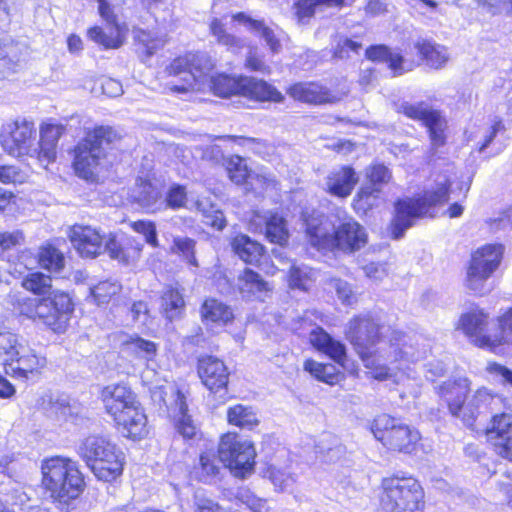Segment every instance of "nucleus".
I'll return each instance as SVG.
<instances>
[{
	"mask_svg": "<svg viewBox=\"0 0 512 512\" xmlns=\"http://www.w3.org/2000/svg\"><path fill=\"white\" fill-rule=\"evenodd\" d=\"M366 57L372 61L385 62L395 76L412 70L413 63L385 45H373L366 49Z\"/></svg>",
	"mask_w": 512,
	"mask_h": 512,
	"instance_id": "obj_25",
	"label": "nucleus"
},
{
	"mask_svg": "<svg viewBox=\"0 0 512 512\" xmlns=\"http://www.w3.org/2000/svg\"><path fill=\"white\" fill-rule=\"evenodd\" d=\"M449 187V179L440 176L435 182V187L426 190L422 196L398 200L389 226L392 238L401 239L406 230L414 225L416 219L426 216L432 207L446 203L449 199Z\"/></svg>",
	"mask_w": 512,
	"mask_h": 512,
	"instance_id": "obj_6",
	"label": "nucleus"
},
{
	"mask_svg": "<svg viewBox=\"0 0 512 512\" xmlns=\"http://www.w3.org/2000/svg\"><path fill=\"white\" fill-rule=\"evenodd\" d=\"M122 289L117 280H104L90 288L91 295L98 305L109 303Z\"/></svg>",
	"mask_w": 512,
	"mask_h": 512,
	"instance_id": "obj_47",
	"label": "nucleus"
},
{
	"mask_svg": "<svg viewBox=\"0 0 512 512\" xmlns=\"http://www.w3.org/2000/svg\"><path fill=\"white\" fill-rule=\"evenodd\" d=\"M228 422L241 429L252 430L259 424L256 412L252 407L242 404L230 407L227 411Z\"/></svg>",
	"mask_w": 512,
	"mask_h": 512,
	"instance_id": "obj_40",
	"label": "nucleus"
},
{
	"mask_svg": "<svg viewBox=\"0 0 512 512\" xmlns=\"http://www.w3.org/2000/svg\"><path fill=\"white\" fill-rule=\"evenodd\" d=\"M303 220L310 244L318 250L326 249L330 232L325 216L319 211H313L311 214L304 212Z\"/></svg>",
	"mask_w": 512,
	"mask_h": 512,
	"instance_id": "obj_28",
	"label": "nucleus"
},
{
	"mask_svg": "<svg viewBox=\"0 0 512 512\" xmlns=\"http://www.w3.org/2000/svg\"><path fill=\"white\" fill-rule=\"evenodd\" d=\"M338 298L345 305H351L356 301V296L351 285L341 279L334 280L333 284Z\"/></svg>",
	"mask_w": 512,
	"mask_h": 512,
	"instance_id": "obj_58",
	"label": "nucleus"
},
{
	"mask_svg": "<svg viewBox=\"0 0 512 512\" xmlns=\"http://www.w3.org/2000/svg\"><path fill=\"white\" fill-rule=\"evenodd\" d=\"M497 329L494 333V342H498V345L508 342L512 336V307L497 321Z\"/></svg>",
	"mask_w": 512,
	"mask_h": 512,
	"instance_id": "obj_50",
	"label": "nucleus"
},
{
	"mask_svg": "<svg viewBox=\"0 0 512 512\" xmlns=\"http://www.w3.org/2000/svg\"><path fill=\"white\" fill-rule=\"evenodd\" d=\"M0 143L4 151L14 157L36 156V129L32 121L18 118L2 126Z\"/></svg>",
	"mask_w": 512,
	"mask_h": 512,
	"instance_id": "obj_15",
	"label": "nucleus"
},
{
	"mask_svg": "<svg viewBox=\"0 0 512 512\" xmlns=\"http://www.w3.org/2000/svg\"><path fill=\"white\" fill-rule=\"evenodd\" d=\"M228 176L232 182L236 184H242L246 182L248 178V171L245 166L241 164V160L238 158L237 163H231L227 168Z\"/></svg>",
	"mask_w": 512,
	"mask_h": 512,
	"instance_id": "obj_62",
	"label": "nucleus"
},
{
	"mask_svg": "<svg viewBox=\"0 0 512 512\" xmlns=\"http://www.w3.org/2000/svg\"><path fill=\"white\" fill-rule=\"evenodd\" d=\"M194 512H219V506L198 491L194 495Z\"/></svg>",
	"mask_w": 512,
	"mask_h": 512,
	"instance_id": "obj_61",
	"label": "nucleus"
},
{
	"mask_svg": "<svg viewBox=\"0 0 512 512\" xmlns=\"http://www.w3.org/2000/svg\"><path fill=\"white\" fill-rule=\"evenodd\" d=\"M129 348L139 357L151 360L156 355V344L142 338L133 339L129 344Z\"/></svg>",
	"mask_w": 512,
	"mask_h": 512,
	"instance_id": "obj_54",
	"label": "nucleus"
},
{
	"mask_svg": "<svg viewBox=\"0 0 512 512\" xmlns=\"http://www.w3.org/2000/svg\"><path fill=\"white\" fill-rule=\"evenodd\" d=\"M203 320L217 325H226L234 318L232 309L217 299H207L201 306Z\"/></svg>",
	"mask_w": 512,
	"mask_h": 512,
	"instance_id": "obj_34",
	"label": "nucleus"
},
{
	"mask_svg": "<svg viewBox=\"0 0 512 512\" xmlns=\"http://www.w3.org/2000/svg\"><path fill=\"white\" fill-rule=\"evenodd\" d=\"M102 401L122 434L133 439L147 434V417L136 394L126 385H108L101 393Z\"/></svg>",
	"mask_w": 512,
	"mask_h": 512,
	"instance_id": "obj_4",
	"label": "nucleus"
},
{
	"mask_svg": "<svg viewBox=\"0 0 512 512\" xmlns=\"http://www.w3.org/2000/svg\"><path fill=\"white\" fill-rule=\"evenodd\" d=\"M310 341L313 346L327 354L336 363L341 364L345 360V345L332 338L322 328H317L311 332Z\"/></svg>",
	"mask_w": 512,
	"mask_h": 512,
	"instance_id": "obj_32",
	"label": "nucleus"
},
{
	"mask_svg": "<svg viewBox=\"0 0 512 512\" xmlns=\"http://www.w3.org/2000/svg\"><path fill=\"white\" fill-rule=\"evenodd\" d=\"M210 87L220 97L239 95L251 100L273 102H281L283 99L282 94L272 85L253 77L211 76Z\"/></svg>",
	"mask_w": 512,
	"mask_h": 512,
	"instance_id": "obj_11",
	"label": "nucleus"
},
{
	"mask_svg": "<svg viewBox=\"0 0 512 512\" xmlns=\"http://www.w3.org/2000/svg\"><path fill=\"white\" fill-rule=\"evenodd\" d=\"M69 238L73 247L85 258H95L107 252L110 258L124 264L136 261L143 244L133 237L109 234L107 237L96 228L75 224L70 228Z\"/></svg>",
	"mask_w": 512,
	"mask_h": 512,
	"instance_id": "obj_3",
	"label": "nucleus"
},
{
	"mask_svg": "<svg viewBox=\"0 0 512 512\" xmlns=\"http://www.w3.org/2000/svg\"><path fill=\"white\" fill-rule=\"evenodd\" d=\"M288 92L295 100L310 104H324L337 101V97L327 88L314 82L294 84L289 88Z\"/></svg>",
	"mask_w": 512,
	"mask_h": 512,
	"instance_id": "obj_23",
	"label": "nucleus"
},
{
	"mask_svg": "<svg viewBox=\"0 0 512 512\" xmlns=\"http://www.w3.org/2000/svg\"><path fill=\"white\" fill-rule=\"evenodd\" d=\"M132 196L134 201L148 212L159 211L164 206L160 190L149 181L137 180Z\"/></svg>",
	"mask_w": 512,
	"mask_h": 512,
	"instance_id": "obj_31",
	"label": "nucleus"
},
{
	"mask_svg": "<svg viewBox=\"0 0 512 512\" xmlns=\"http://www.w3.org/2000/svg\"><path fill=\"white\" fill-rule=\"evenodd\" d=\"M345 0H299L295 4L296 16L302 23L311 19L317 11L324 8H341Z\"/></svg>",
	"mask_w": 512,
	"mask_h": 512,
	"instance_id": "obj_39",
	"label": "nucleus"
},
{
	"mask_svg": "<svg viewBox=\"0 0 512 512\" xmlns=\"http://www.w3.org/2000/svg\"><path fill=\"white\" fill-rule=\"evenodd\" d=\"M358 178L351 167H340L332 170L326 178L327 191L336 197H348L356 185Z\"/></svg>",
	"mask_w": 512,
	"mask_h": 512,
	"instance_id": "obj_24",
	"label": "nucleus"
},
{
	"mask_svg": "<svg viewBox=\"0 0 512 512\" xmlns=\"http://www.w3.org/2000/svg\"><path fill=\"white\" fill-rule=\"evenodd\" d=\"M176 405L178 407L179 418L176 422V429L186 439H191L196 434V426L191 417L187 414V404L184 395L177 392Z\"/></svg>",
	"mask_w": 512,
	"mask_h": 512,
	"instance_id": "obj_46",
	"label": "nucleus"
},
{
	"mask_svg": "<svg viewBox=\"0 0 512 512\" xmlns=\"http://www.w3.org/2000/svg\"><path fill=\"white\" fill-rule=\"evenodd\" d=\"M398 111L413 120L421 121L427 127L432 150L445 144L446 122L438 110L432 109L424 102L415 104L403 102L399 105Z\"/></svg>",
	"mask_w": 512,
	"mask_h": 512,
	"instance_id": "obj_17",
	"label": "nucleus"
},
{
	"mask_svg": "<svg viewBox=\"0 0 512 512\" xmlns=\"http://www.w3.org/2000/svg\"><path fill=\"white\" fill-rule=\"evenodd\" d=\"M41 470L42 485L54 501L68 504L84 491V477L76 461L52 457L43 462Z\"/></svg>",
	"mask_w": 512,
	"mask_h": 512,
	"instance_id": "obj_5",
	"label": "nucleus"
},
{
	"mask_svg": "<svg viewBox=\"0 0 512 512\" xmlns=\"http://www.w3.org/2000/svg\"><path fill=\"white\" fill-rule=\"evenodd\" d=\"M381 190L371 182L360 188L356 195V205L359 209L367 210L376 205Z\"/></svg>",
	"mask_w": 512,
	"mask_h": 512,
	"instance_id": "obj_48",
	"label": "nucleus"
},
{
	"mask_svg": "<svg viewBox=\"0 0 512 512\" xmlns=\"http://www.w3.org/2000/svg\"><path fill=\"white\" fill-rule=\"evenodd\" d=\"M360 49L361 44L359 42L348 38H340L334 48V57L344 59L350 56V52L358 53Z\"/></svg>",
	"mask_w": 512,
	"mask_h": 512,
	"instance_id": "obj_57",
	"label": "nucleus"
},
{
	"mask_svg": "<svg viewBox=\"0 0 512 512\" xmlns=\"http://www.w3.org/2000/svg\"><path fill=\"white\" fill-rule=\"evenodd\" d=\"M346 338L369 369H379L375 377L386 379V363H394L404 358L400 347L402 333L380 325L370 315H360L349 321Z\"/></svg>",
	"mask_w": 512,
	"mask_h": 512,
	"instance_id": "obj_1",
	"label": "nucleus"
},
{
	"mask_svg": "<svg viewBox=\"0 0 512 512\" xmlns=\"http://www.w3.org/2000/svg\"><path fill=\"white\" fill-rule=\"evenodd\" d=\"M488 325V315L483 310H473L460 319L461 329L476 346L495 350L499 345L494 342V333H489Z\"/></svg>",
	"mask_w": 512,
	"mask_h": 512,
	"instance_id": "obj_20",
	"label": "nucleus"
},
{
	"mask_svg": "<svg viewBox=\"0 0 512 512\" xmlns=\"http://www.w3.org/2000/svg\"><path fill=\"white\" fill-rule=\"evenodd\" d=\"M308 272L306 267L296 266L292 264L289 270L290 285L294 288L306 289V280Z\"/></svg>",
	"mask_w": 512,
	"mask_h": 512,
	"instance_id": "obj_59",
	"label": "nucleus"
},
{
	"mask_svg": "<svg viewBox=\"0 0 512 512\" xmlns=\"http://www.w3.org/2000/svg\"><path fill=\"white\" fill-rule=\"evenodd\" d=\"M22 286L42 298L29 299L21 312L38 320L55 333H63L74 311V303L68 293L52 289V279L41 272L29 273Z\"/></svg>",
	"mask_w": 512,
	"mask_h": 512,
	"instance_id": "obj_2",
	"label": "nucleus"
},
{
	"mask_svg": "<svg viewBox=\"0 0 512 512\" xmlns=\"http://www.w3.org/2000/svg\"><path fill=\"white\" fill-rule=\"evenodd\" d=\"M255 230L264 233L272 243L284 245L289 238L286 219L278 212L267 211L263 214L256 212L251 219Z\"/></svg>",
	"mask_w": 512,
	"mask_h": 512,
	"instance_id": "obj_21",
	"label": "nucleus"
},
{
	"mask_svg": "<svg viewBox=\"0 0 512 512\" xmlns=\"http://www.w3.org/2000/svg\"><path fill=\"white\" fill-rule=\"evenodd\" d=\"M198 375L204 386L214 394L224 398L227 393L229 371L225 363L211 355H206L198 360Z\"/></svg>",
	"mask_w": 512,
	"mask_h": 512,
	"instance_id": "obj_19",
	"label": "nucleus"
},
{
	"mask_svg": "<svg viewBox=\"0 0 512 512\" xmlns=\"http://www.w3.org/2000/svg\"><path fill=\"white\" fill-rule=\"evenodd\" d=\"M117 133L110 126H97L88 131L74 148L73 167L82 179L94 182L98 176L100 160L104 156L103 143H111Z\"/></svg>",
	"mask_w": 512,
	"mask_h": 512,
	"instance_id": "obj_10",
	"label": "nucleus"
},
{
	"mask_svg": "<svg viewBox=\"0 0 512 512\" xmlns=\"http://www.w3.org/2000/svg\"><path fill=\"white\" fill-rule=\"evenodd\" d=\"M487 370L490 374L494 375L498 382L503 385L512 386V370L498 363H491L488 365Z\"/></svg>",
	"mask_w": 512,
	"mask_h": 512,
	"instance_id": "obj_60",
	"label": "nucleus"
},
{
	"mask_svg": "<svg viewBox=\"0 0 512 512\" xmlns=\"http://www.w3.org/2000/svg\"><path fill=\"white\" fill-rule=\"evenodd\" d=\"M87 37L103 49H117L122 46L123 39L119 26H110L106 29L94 26L88 29Z\"/></svg>",
	"mask_w": 512,
	"mask_h": 512,
	"instance_id": "obj_37",
	"label": "nucleus"
},
{
	"mask_svg": "<svg viewBox=\"0 0 512 512\" xmlns=\"http://www.w3.org/2000/svg\"><path fill=\"white\" fill-rule=\"evenodd\" d=\"M234 19L239 22H243L249 26L250 29L259 33L260 37L263 38L266 44L269 46L272 52L277 53L281 49V44L276 38L273 30L266 27L263 22L253 20L246 16L244 13H238L234 16Z\"/></svg>",
	"mask_w": 512,
	"mask_h": 512,
	"instance_id": "obj_42",
	"label": "nucleus"
},
{
	"mask_svg": "<svg viewBox=\"0 0 512 512\" xmlns=\"http://www.w3.org/2000/svg\"><path fill=\"white\" fill-rule=\"evenodd\" d=\"M236 286L241 296L247 300H261L270 290L262 276L249 268L238 275Z\"/></svg>",
	"mask_w": 512,
	"mask_h": 512,
	"instance_id": "obj_27",
	"label": "nucleus"
},
{
	"mask_svg": "<svg viewBox=\"0 0 512 512\" xmlns=\"http://www.w3.org/2000/svg\"><path fill=\"white\" fill-rule=\"evenodd\" d=\"M503 251L502 245L489 244L472 254L465 280L467 289L476 295H484L491 290L488 280L498 268Z\"/></svg>",
	"mask_w": 512,
	"mask_h": 512,
	"instance_id": "obj_12",
	"label": "nucleus"
},
{
	"mask_svg": "<svg viewBox=\"0 0 512 512\" xmlns=\"http://www.w3.org/2000/svg\"><path fill=\"white\" fill-rule=\"evenodd\" d=\"M101 89L103 94L109 97H118L123 94L122 84L113 78H104L101 81Z\"/></svg>",
	"mask_w": 512,
	"mask_h": 512,
	"instance_id": "obj_64",
	"label": "nucleus"
},
{
	"mask_svg": "<svg viewBox=\"0 0 512 512\" xmlns=\"http://www.w3.org/2000/svg\"><path fill=\"white\" fill-rule=\"evenodd\" d=\"M497 402L498 398L487 389H478L468 404L465 405L464 413L461 416L463 424L467 427H472L477 417L488 410H492V405Z\"/></svg>",
	"mask_w": 512,
	"mask_h": 512,
	"instance_id": "obj_29",
	"label": "nucleus"
},
{
	"mask_svg": "<svg viewBox=\"0 0 512 512\" xmlns=\"http://www.w3.org/2000/svg\"><path fill=\"white\" fill-rule=\"evenodd\" d=\"M38 261L43 269L54 273H59L65 264L63 253L51 245L41 247Z\"/></svg>",
	"mask_w": 512,
	"mask_h": 512,
	"instance_id": "obj_44",
	"label": "nucleus"
},
{
	"mask_svg": "<svg viewBox=\"0 0 512 512\" xmlns=\"http://www.w3.org/2000/svg\"><path fill=\"white\" fill-rule=\"evenodd\" d=\"M380 496L381 512H422L424 509V489L420 482L411 476L393 475L383 478Z\"/></svg>",
	"mask_w": 512,
	"mask_h": 512,
	"instance_id": "obj_7",
	"label": "nucleus"
},
{
	"mask_svg": "<svg viewBox=\"0 0 512 512\" xmlns=\"http://www.w3.org/2000/svg\"><path fill=\"white\" fill-rule=\"evenodd\" d=\"M367 237L363 226L353 218H347L337 226L333 234L330 233L326 249L337 248L343 252L353 253L365 246Z\"/></svg>",
	"mask_w": 512,
	"mask_h": 512,
	"instance_id": "obj_18",
	"label": "nucleus"
},
{
	"mask_svg": "<svg viewBox=\"0 0 512 512\" xmlns=\"http://www.w3.org/2000/svg\"><path fill=\"white\" fill-rule=\"evenodd\" d=\"M210 30L219 44L230 48L240 47V40L237 39L234 35L227 33L222 23L218 19H213L210 24Z\"/></svg>",
	"mask_w": 512,
	"mask_h": 512,
	"instance_id": "obj_51",
	"label": "nucleus"
},
{
	"mask_svg": "<svg viewBox=\"0 0 512 512\" xmlns=\"http://www.w3.org/2000/svg\"><path fill=\"white\" fill-rule=\"evenodd\" d=\"M187 200V193L184 186L179 184L172 185L165 198L166 206L172 209H179L183 207Z\"/></svg>",
	"mask_w": 512,
	"mask_h": 512,
	"instance_id": "obj_52",
	"label": "nucleus"
},
{
	"mask_svg": "<svg viewBox=\"0 0 512 512\" xmlns=\"http://www.w3.org/2000/svg\"><path fill=\"white\" fill-rule=\"evenodd\" d=\"M304 369L316 379L328 384H334L339 379V370L333 364H323L308 359L304 363Z\"/></svg>",
	"mask_w": 512,
	"mask_h": 512,
	"instance_id": "obj_43",
	"label": "nucleus"
},
{
	"mask_svg": "<svg viewBox=\"0 0 512 512\" xmlns=\"http://www.w3.org/2000/svg\"><path fill=\"white\" fill-rule=\"evenodd\" d=\"M78 454L100 480L113 481L123 471V453L103 436L85 438L79 445Z\"/></svg>",
	"mask_w": 512,
	"mask_h": 512,
	"instance_id": "obj_8",
	"label": "nucleus"
},
{
	"mask_svg": "<svg viewBox=\"0 0 512 512\" xmlns=\"http://www.w3.org/2000/svg\"><path fill=\"white\" fill-rule=\"evenodd\" d=\"M371 430L374 437L384 446L398 452L411 453L420 439L417 430L387 414L377 416Z\"/></svg>",
	"mask_w": 512,
	"mask_h": 512,
	"instance_id": "obj_13",
	"label": "nucleus"
},
{
	"mask_svg": "<svg viewBox=\"0 0 512 512\" xmlns=\"http://www.w3.org/2000/svg\"><path fill=\"white\" fill-rule=\"evenodd\" d=\"M415 48L432 68L440 69L444 67L449 60V53L447 48L443 45L428 40H419L416 42Z\"/></svg>",
	"mask_w": 512,
	"mask_h": 512,
	"instance_id": "obj_36",
	"label": "nucleus"
},
{
	"mask_svg": "<svg viewBox=\"0 0 512 512\" xmlns=\"http://www.w3.org/2000/svg\"><path fill=\"white\" fill-rule=\"evenodd\" d=\"M196 241L189 237L176 236L173 238V243L170 251L182 257L187 264L193 267H198V261L195 256Z\"/></svg>",
	"mask_w": 512,
	"mask_h": 512,
	"instance_id": "obj_45",
	"label": "nucleus"
},
{
	"mask_svg": "<svg viewBox=\"0 0 512 512\" xmlns=\"http://www.w3.org/2000/svg\"><path fill=\"white\" fill-rule=\"evenodd\" d=\"M269 478L273 485L281 491L287 490L295 482V478L291 473L275 467L269 468Z\"/></svg>",
	"mask_w": 512,
	"mask_h": 512,
	"instance_id": "obj_53",
	"label": "nucleus"
},
{
	"mask_svg": "<svg viewBox=\"0 0 512 512\" xmlns=\"http://www.w3.org/2000/svg\"><path fill=\"white\" fill-rule=\"evenodd\" d=\"M0 361L5 373L16 378L28 379L46 365V359L38 356L23 343L18 335L0 328Z\"/></svg>",
	"mask_w": 512,
	"mask_h": 512,
	"instance_id": "obj_9",
	"label": "nucleus"
},
{
	"mask_svg": "<svg viewBox=\"0 0 512 512\" xmlns=\"http://www.w3.org/2000/svg\"><path fill=\"white\" fill-rule=\"evenodd\" d=\"M218 454L223 464L240 478H246L254 471L256 451L252 442L238 439L236 434L227 433L221 437Z\"/></svg>",
	"mask_w": 512,
	"mask_h": 512,
	"instance_id": "obj_14",
	"label": "nucleus"
},
{
	"mask_svg": "<svg viewBox=\"0 0 512 512\" xmlns=\"http://www.w3.org/2000/svg\"><path fill=\"white\" fill-rule=\"evenodd\" d=\"M231 246L235 254L249 264L258 263L264 252V247L260 243L243 234L234 237Z\"/></svg>",
	"mask_w": 512,
	"mask_h": 512,
	"instance_id": "obj_35",
	"label": "nucleus"
},
{
	"mask_svg": "<svg viewBox=\"0 0 512 512\" xmlns=\"http://www.w3.org/2000/svg\"><path fill=\"white\" fill-rule=\"evenodd\" d=\"M27 52L25 43L10 37L0 39V70L15 71Z\"/></svg>",
	"mask_w": 512,
	"mask_h": 512,
	"instance_id": "obj_30",
	"label": "nucleus"
},
{
	"mask_svg": "<svg viewBox=\"0 0 512 512\" xmlns=\"http://www.w3.org/2000/svg\"><path fill=\"white\" fill-rule=\"evenodd\" d=\"M161 313L170 321L178 318L185 309V301L178 288L166 286L161 295Z\"/></svg>",
	"mask_w": 512,
	"mask_h": 512,
	"instance_id": "obj_38",
	"label": "nucleus"
},
{
	"mask_svg": "<svg viewBox=\"0 0 512 512\" xmlns=\"http://www.w3.org/2000/svg\"><path fill=\"white\" fill-rule=\"evenodd\" d=\"M132 229L141 234L145 242L153 247L158 248L160 246L159 240H158V233L156 229V224L153 221L150 220H138L134 221L131 224Z\"/></svg>",
	"mask_w": 512,
	"mask_h": 512,
	"instance_id": "obj_49",
	"label": "nucleus"
},
{
	"mask_svg": "<svg viewBox=\"0 0 512 512\" xmlns=\"http://www.w3.org/2000/svg\"><path fill=\"white\" fill-rule=\"evenodd\" d=\"M64 132L65 126L62 124H45L41 127L40 141L36 143V156L40 161L50 163L55 160L57 143Z\"/></svg>",
	"mask_w": 512,
	"mask_h": 512,
	"instance_id": "obj_26",
	"label": "nucleus"
},
{
	"mask_svg": "<svg viewBox=\"0 0 512 512\" xmlns=\"http://www.w3.org/2000/svg\"><path fill=\"white\" fill-rule=\"evenodd\" d=\"M512 429V414L502 413L500 415H495L492 419V432L496 433L499 437V440L505 438V434H507Z\"/></svg>",
	"mask_w": 512,
	"mask_h": 512,
	"instance_id": "obj_55",
	"label": "nucleus"
},
{
	"mask_svg": "<svg viewBox=\"0 0 512 512\" xmlns=\"http://www.w3.org/2000/svg\"><path fill=\"white\" fill-rule=\"evenodd\" d=\"M504 130V125L502 121H496L493 125H491L484 135V140L479 146L478 150L480 153H483L488 149L496 137V135Z\"/></svg>",
	"mask_w": 512,
	"mask_h": 512,
	"instance_id": "obj_63",
	"label": "nucleus"
},
{
	"mask_svg": "<svg viewBox=\"0 0 512 512\" xmlns=\"http://www.w3.org/2000/svg\"><path fill=\"white\" fill-rule=\"evenodd\" d=\"M225 468L220 455L217 457L213 452H204L200 455L199 466L195 467V475L203 483H212Z\"/></svg>",
	"mask_w": 512,
	"mask_h": 512,
	"instance_id": "obj_33",
	"label": "nucleus"
},
{
	"mask_svg": "<svg viewBox=\"0 0 512 512\" xmlns=\"http://www.w3.org/2000/svg\"><path fill=\"white\" fill-rule=\"evenodd\" d=\"M135 40L140 46L139 49L141 53H144L147 58L151 57L157 50L164 47L167 41L165 35H158V33L142 29L135 31Z\"/></svg>",
	"mask_w": 512,
	"mask_h": 512,
	"instance_id": "obj_41",
	"label": "nucleus"
},
{
	"mask_svg": "<svg viewBox=\"0 0 512 512\" xmlns=\"http://www.w3.org/2000/svg\"><path fill=\"white\" fill-rule=\"evenodd\" d=\"M367 177L372 184L382 185L391 179V172L383 164H374L367 170Z\"/></svg>",
	"mask_w": 512,
	"mask_h": 512,
	"instance_id": "obj_56",
	"label": "nucleus"
},
{
	"mask_svg": "<svg viewBox=\"0 0 512 512\" xmlns=\"http://www.w3.org/2000/svg\"><path fill=\"white\" fill-rule=\"evenodd\" d=\"M211 59L204 53H189L178 57L170 64L168 71L170 75L179 76L184 84L175 85L178 92L190 89H200L199 83H204L208 72L212 69Z\"/></svg>",
	"mask_w": 512,
	"mask_h": 512,
	"instance_id": "obj_16",
	"label": "nucleus"
},
{
	"mask_svg": "<svg viewBox=\"0 0 512 512\" xmlns=\"http://www.w3.org/2000/svg\"><path fill=\"white\" fill-rule=\"evenodd\" d=\"M467 378L447 380L437 387L439 396L446 402L452 416L460 418L464 413L465 400L469 392Z\"/></svg>",
	"mask_w": 512,
	"mask_h": 512,
	"instance_id": "obj_22",
	"label": "nucleus"
}]
</instances>
